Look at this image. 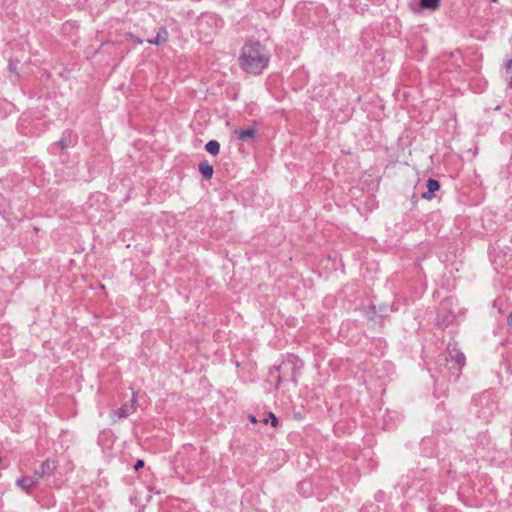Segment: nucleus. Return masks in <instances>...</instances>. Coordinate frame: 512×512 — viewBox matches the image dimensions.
Here are the masks:
<instances>
[{
  "instance_id": "cd10ccee",
  "label": "nucleus",
  "mask_w": 512,
  "mask_h": 512,
  "mask_svg": "<svg viewBox=\"0 0 512 512\" xmlns=\"http://www.w3.org/2000/svg\"><path fill=\"white\" fill-rule=\"evenodd\" d=\"M159 32H165V29L161 27Z\"/></svg>"
},
{
  "instance_id": "f257e3e1",
  "label": "nucleus",
  "mask_w": 512,
  "mask_h": 512,
  "mask_svg": "<svg viewBox=\"0 0 512 512\" xmlns=\"http://www.w3.org/2000/svg\"><path fill=\"white\" fill-rule=\"evenodd\" d=\"M270 54L259 41L247 42L241 50L239 65L247 73L259 75L268 67Z\"/></svg>"
},
{
  "instance_id": "2eb2a0df",
  "label": "nucleus",
  "mask_w": 512,
  "mask_h": 512,
  "mask_svg": "<svg viewBox=\"0 0 512 512\" xmlns=\"http://www.w3.org/2000/svg\"><path fill=\"white\" fill-rule=\"evenodd\" d=\"M205 150L209 154L216 156L220 152V143L217 140H210L206 143Z\"/></svg>"
},
{
  "instance_id": "f3484780",
  "label": "nucleus",
  "mask_w": 512,
  "mask_h": 512,
  "mask_svg": "<svg viewBox=\"0 0 512 512\" xmlns=\"http://www.w3.org/2000/svg\"><path fill=\"white\" fill-rule=\"evenodd\" d=\"M149 44L160 45L168 41V34H156L152 38H147Z\"/></svg>"
},
{
  "instance_id": "4be33fe9",
  "label": "nucleus",
  "mask_w": 512,
  "mask_h": 512,
  "mask_svg": "<svg viewBox=\"0 0 512 512\" xmlns=\"http://www.w3.org/2000/svg\"><path fill=\"white\" fill-rule=\"evenodd\" d=\"M507 324L509 326H512V311L509 313V315L507 317Z\"/></svg>"
},
{
  "instance_id": "9d476101",
  "label": "nucleus",
  "mask_w": 512,
  "mask_h": 512,
  "mask_svg": "<svg viewBox=\"0 0 512 512\" xmlns=\"http://www.w3.org/2000/svg\"><path fill=\"white\" fill-rule=\"evenodd\" d=\"M427 191L422 193V198L431 200L436 191L440 189V182L434 178H429L426 182Z\"/></svg>"
},
{
  "instance_id": "393cba45",
  "label": "nucleus",
  "mask_w": 512,
  "mask_h": 512,
  "mask_svg": "<svg viewBox=\"0 0 512 512\" xmlns=\"http://www.w3.org/2000/svg\"><path fill=\"white\" fill-rule=\"evenodd\" d=\"M385 315H386V314H385V311H381V312L379 313V316H380V317H384Z\"/></svg>"
},
{
  "instance_id": "423d86ee",
  "label": "nucleus",
  "mask_w": 512,
  "mask_h": 512,
  "mask_svg": "<svg viewBox=\"0 0 512 512\" xmlns=\"http://www.w3.org/2000/svg\"><path fill=\"white\" fill-rule=\"evenodd\" d=\"M56 461L53 459L45 460L38 469H36L31 475L35 482L37 483L40 479L51 475L56 469Z\"/></svg>"
},
{
  "instance_id": "a878e982",
  "label": "nucleus",
  "mask_w": 512,
  "mask_h": 512,
  "mask_svg": "<svg viewBox=\"0 0 512 512\" xmlns=\"http://www.w3.org/2000/svg\"><path fill=\"white\" fill-rule=\"evenodd\" d=\"M382 496H383V493H382V492H379V493L376 495V497H377V498H378V497H379V498H382Z\"/></svg>"
},
{
  "instance_id": "6ab92c4d",
  "label": "nucleus",
  "mask_w": 512,
  "mask_h": 512,
  "mask_svg": "<svg viewBox=\"0 0 512 512\" xmlns=\"http://www.w3.org/2000/svg\"><path fill=\"white\" fill-rule=\"evenodd\" d=\"M269 419H270V421H271V425H272L273 427H276V426L278 425V418H277V417L275 416V414H274V413H272V412H270V413L268 414V418H264V419L262 420V423L267 424V423H268V421H269Z\"/></svg>"
},
{
  "instance_id": "7ed1b4c3",
  "label": "nucleus",
  "mask_w": 512,
  "mask_h": 512,
  "mask_svg": "<svg viewBox=\"0 0 512 512\" xmlns=\"http://www.w3.org/2000/svg\"><path fill=\"white\" fill-rule=\"evenodd\" d=\"M474 413L476 416L488 423L494 416L497 405L493 399V393L485 391L473 400Z\"/></svg>"
},
{
  "instance_id": "9b49d317",
  "label": "nucleus",
  "mask_w": 512,
  "mask_h": 512,
  "mask_svg": "<svg viewBox=\"0 0 512 512\" xmlns=\"http://www.w3.org/2000/svg\"><path fill=\"white\" fill-rule=\"evenodd\" d=\"M134 403H135V398L133 397L131 399V403L123 404L119 409L113 411V414L117 415L119 418H126V417H128L135 410Z\"/></svg>"
},
{
  "instance_id": "1a4fd4ad",
  "label": "nucleus",
  "mask_w": 512,
  "mask_h": 512,
  "mask_svg": "<svg viewBox=\"0 0 512 512\" xmlns=\"http://www.w3.org/2000/svg\"><path fill=\"white\" fill-rule=\"evenodd\" d=\"M455 319V315L451 312H439L436 316V325L441 328H447Z\"/></svg>"
},
{
  "instance_id": "6e6552de",
  "label": "nucleus",
  "mask_w": 512,
  "mask_h": 512,
  "mask_svg": "<svg viewBox=\"0 0 512 512\" xmlns=\"http://www.w3.org/2000/svg\"><path fill=\"white\" fill-rule=\"evenodd\" d=\"M73 140H72V134L70 131L66 130L62 137L56 141L55 143H53L51 146H50V150L55 153V149L57 147H60V149L63 151L65 150L66 148H68L71 144H72Z\"/></svg>"
},
{
  "instance_id": "dca6fc26",
  "label": "nucleus",
  "mask_w": 512,
  "mask_h": 512,
  "mask_svg": "<svg viewBox=\"0 0 512 512\" xmlns=\"http://www.w3.org/2000/svg\"><path fill=\"white\" fill-rule=\"evenodd\" d=\"M420 7L422 9L435 10L440 5V0H420Z\"/></svg>"
},
{
  "instance_id": "f8f14e48",
  "label": "nucleus",
  "mask_w": 512,
  "mask_h": 512,
  "mask_svg": "<svg viewBox=\"0 0 512 512\" xmlns=\"http://www.w3.org/2000/svg\"><path fill=\"white\" fill-rule=\"evenodd\" d=\"M235 134L238 137L239 141L245 142L250 138H253L257 134V129L255 127H249L247 129H239L235 131Z\"/></svg>"
},
{
  "instance_id": "412c9836",
  "label": "nucleus",
  "mask_w": 512,
  "mask_h": 512,
  "mask_svg": "<svg viewBox=\"0 0 512 512\" xmlns=\"http://www.w3.org/2000/svg\"><path fill=\"white\" fill-rule=\"evenodd\" d=\"M144 467V460L138 459L136 463L134 464V469L139 470L140 468Z\"/></svg>"
},
{
  "instance_id": "c85d7f7f",
  "label": "nucleus",
  "mask_w": 512,
  "mask_h": 512,
  "mask_svg": "<svg viewBox=\"0 0 512 512\" xmlns=\"http://www.w3.org/2000/svg\"><path fill=\"white\" fill-rule=\"evenodd\" d=\"M492 2H497V0H491Z\"/></svg>"
},
{
  "instance_id": "4468645a",
  "label": "nucleus",
  "mask_w": 512,
  "mask_h": 512,
  "mask_svg": "<svg viewBox=\"0 0 512 512\" xmlns=\"http://www.w3.org/2000/svg\"><path fill=\"white\" fill-rule=\"evenodd\" d=\"M16 484L25 492H29L30 488L36 484L32 476H24L17 479Z\"/></svg>"
},
{
  "instance_id": "5701e85b",
  "label": "nucleus",
  "mask_w": 512,
  "mask_h": 512,
  "mask_svg": "<svg viewBox=\"0 0 512 512\" xmlns=\"http://www.w3.org/2000/svg\"><path fill=\"white\" fill-rule=\"evenodd\" d=\"M369 310H371L374 314H376V313H377V312H376V307H375V305H374V304H372V305H370V306H369Z\"/></svg>"
},
{
  "instance_id": "b1692460",
  "label": "nucleus",
  "mask_w": 512,
  "mask_h": 512,
  "mask_svg": "<svg viewBox=\"0 0 512 512\" xmlns=\"http://www.w3.org/2000/svg\"><path fill=\"white\" fill-rule=\"evenodd\" d=\"M250 421L255 423V422L257 421V420H256V417H255V416H253V415H251V416H250Z\"/></svg>"
},
{
  "instance_id": "f03ea898",
  "label": "nucleus",
  "mask_w": 512,
  "mask_h": 512,
  "mask_svg": "<svg viewBox=\"0 0 512 512\" xmlns=\"http://www.w3.org/2000/svg\"><path fill=\"white\" fill-rule=\"evenodd\" d=\"M448 368L441 370L444 377H447L449 381H456L462 371V368L466 364V357L464 353L458 348L456 342H449L446 348V357Z\"/></svg>"
},
{
  "instance_id": "aec40b11",
  "label": "nucleus",
  "mask_w": 512,
  "mask_h": 512,
  "mask_svg": "<svg viewBox=\"0 0 512 512\" xmlns=\"http://www.w3.org/2000/svg\"><path fill=\"white\" fill-rule=\"evenodd\" d=\"M18 61L14 62L13 60H10L9 61V64H8V69L10 72H16L17 71V66H18Z\"/></svg>"
},
{
  "instance_id": "ddd939ff",
  "label": "nucleus",
  "mask_w": 512,
  "mask_h": 512,
  "mask_svg": "<svg viewBox=\"0 0 512 512\" xmlns=\"http://www.w3.org/2000/svg\"><path fill=\"white\" fill-rule=\"evenodd\" d=\"M199 172L204 179L210 180L213 177L214 169L213 166L208 163L207 160L200 162Z\"/></svg>"
},
{
  "instance_id": "0eeeda50",
  "label": "nucleus",
  "mask_w": 512,
  "mask_h": 512,
  "mask_svg": "<svg viewBox=\"0 0 512 512\" xmlns=\"http://www.w3.org/2000/svg\"><path fill=\"white\" fill-rule=\"evenodd\" d=\"M386 346V341L383 338H373L370 342V347H368L367 350L372 355L382 356Z\"/></svg>"
},
{
  "instance_id": "a211bd4d",
  "label": "nucleus",
  "mask_w": 512,
  "mask_h": 512,
  "mask_svg": "<svg viewBox=\"0 0 512 512\" xmlns=\"http://www.w3.org/2000/svg\"><path fill=\"white\" fill-rule=\"evenodd\" d=\"M504 74L508 86L512 88V58L506 61Z\"/></svg>"
},
{
  "instance_id": "bb28decb",
  "label": "nucleus",
  "mask_w": 512,
  "mask_h": 512,
  "mask_svg": "<svg viewBox=\"0 0 512 512\" xmlns=\"http://www.w3.org/2000/svg\"><path fill=\"white\" fill-rule=\"evenodd\" d=\"M382 496H383V493H382V492H379V493L376 495V497H377V498H378V497H379V498H382Z\"/></svg>"
},
{
  "instance_id": "20e7f679",
  "label": "nucleus",
  "mask_w": 512,
  "mask_h": 512,
  "mask_svg": "<svg viewBox=\"0 0 512 512\" xmlns=\"http://www.w3.org/2000/svg\"><path fill=\"white\" fill-rule=\"evenodd\" d=\"M275 373L277 374L275 386L276 389H278L280 384L283 382L296 381L294 367L289 362H282L279 366H273L270 369V375L274 376Z\"/></svg>"
},
{
  "instance_id": "39448f33",
  "label": "nucleus",
  "mask_w": 512,
  "mask_h": 512,
  "mask_svg": "<svg viewBox=\"0 0 512 512\" xmlns=\"http://www.w3.org/2000/svg\"><path fill=\"white\" fill-rule=\"evenodd\" d=\"M223 24V20L215 13H204L198 18L199 32L220 30L223 28Z\"/></svg>"
}]
</instances>
